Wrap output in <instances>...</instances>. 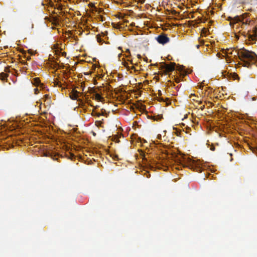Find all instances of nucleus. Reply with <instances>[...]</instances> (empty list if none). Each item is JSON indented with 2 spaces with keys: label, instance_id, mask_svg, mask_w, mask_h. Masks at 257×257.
<instances>
[{
  "label": "nucleus",
  "instance_id": "nucleus-1",
  "mask_svg": "<svg viewBox=\"0 0 257 257\" xmlns=\"http://www.w3.org/2000/svg\"><path fill=\"white\" fill-rule=\"evenodd\" d=\"M155 168L158 169H163L164 171H167L169 169V166L173 169L175 167L176 169L179 170L182 167L188 168L197 172L201 171V167L200 163V162H174L177 164L172 166V162H156Z\"/></svg>",
  "mask_w": 257,
  "mask_h": 257
},
{
  "label": "nucleus",
  "instance_id": "nucleus-2",
  "mask_svg": "<svg viewBox=\"0 0 257 257\" xmlns=\"http://www.w3.org/2000/svg\"><path fill=\"white\" fill-rule=\"evenodd\" d=\"M238 56L240 59L244 61H252L257 57L256 55L253 52L249 51L246 49H241L238 53Z\"/></svg>",
  "mask_w": 257,
  "mask_h": 257
},
{
  "label": "nucleus",
  "instance_id": "nucleus-3",
  "mask_svg": "<svg viewBox=\"0 0 257 257\" xmlns=\"http://www.w3.org/2000/svg\"><path fill=\"white\" fill-rule=\"evenodd\" d=\"M123 65L127 69L129 70H132L134 71H138L140 67L138 65L137 63H134L132 60L130 61L127 60V61H124L123 62Z\"/></svg>",
  "mask_w": 257,
  "mask_h": 257
},
{
  "label": "nucleus",
  "instance_id": "nucleus-4",
  "mask_svg": "<svg viewBox=\"0 0 257 257\" xmlns=\"http://www.w3.org/2000/svg\"><path fill=\"white\" fill-rule=\"evenodd\" d=\"M157 41L162 44H164L169 41V38L165 35H160L157 38Z\"/></svg>",
  "mask_w": 257,
  "mask_h": 257
},
{
  "label": "nucleus",
  "instance_id": "nucleus-5",
  "mask_svg": "<svg viewBox=\"0 0 257 257\" xmlns=\"http://www.w3.org/2000/svg\"><path fill=\"white\" fill-rule=\"evenodd\" d=\"M79 93H80L77 90L73 89L70 94V97L72 99H77L79 96Z\"/></svg>",
  "mask_w": 257,
  "mask_h": 257
},
{
  "label": "nucleus",
  "instance_id": "nucleus-6",
  "mask_svg": "<svg viewBox=\"0 0 257 257\" xmlns=\"http://www.w3.org/2000/svg\"><path fill=\"white\" fill-rule=\"evenodd\" d=\"M175 64L171 63L170 64L166 65L165 69L167 72H172L175 69Z\"/></svg>",
  "mask_w": 257,
  "mask_h": 257
},
{
  "label": "nucleus",
  "instance_id": "nucleus-7",
  "mask_svg": "<svg viewBox=\"0 0 257 257\" xmlns=\"http://www.w3.org/2000/svg\"><path fill=\"white\" fill-rule=\"evenodd\" d=\"M32 83L37 86H40V88H42V84L40 83V81L39 78H35L33 79Z\"/></svg>",
  "mask_w": 257,
  "mask_h": 257
},
{
  "label": "nucleus",
  "instance_id": "nucleus-8",
  "mask_svg": "<svg viewBox=\"0 0 257 257\" xmlns=\"http://www.w3.org/2000/svg\"><path fill=\"white\" fill-rule=\"evenodd\" d=\"M139 154L141 156V158L142 160H147L148 159V155L146 154L145 153H144L142 151H139Z\"/></svg>",
  "mask_w": 257,
  "mask_h": 257
},
{
  "label": "nucleus",
  "instance_id": "nucleus-9",
  "mask_svg": "<svg viewBox=\"0 0 257 257\" xmlns=\"http://www.w3.org/2000/svg\"><path fill=\"white\" fill-rule=\"evenodd\" d=\"M94 99L95 100H98V101H102V99H103V98L101 96V95H100L99 94L97 93V94H95L94 96Z\"/></svg>",
  "mask_w": 257,
  "mask_h": 257
},
{
  "label": "nucleus",
  "instance_id": "nucleus-10",
  "mask_svg": "<svg viewBox=\"0 0 257 257\" xmlns=\"http://www.w3.org/2000/svg\"><path fill=\"white\" fill-rule=\"evenodd\" d=\"M190 97L192 98L193 100L198 101V100L197 99V98L198 97L197 96H196L195 94H191Z\"/></svg>",
  "mask_w": 257,
  "mask_h": 257
},
{
  "label": "nucleus",
  "instance_id": "nucleus-11",
  "mask_svg": "<svg viewBox=\"0 0 257 257\" xmlns=\"http://www.w3.org/2000/svg\"><path fill=\"white\" fill-rule=\"evenodd\" d=\"M142 162L143 163V164H145V165H149V166H150V167H151V168H154V166H151V165H150V164H147L146 163H147V162H144V161H142Z\"/></svg>",
  "mask_w": 257,
  "mask_h": 257
},
{
  "label": "nucleus",
  "instance_id": "nucleus-12",
  "mask_svg": "<svg viewBox=\"0 0 257 257\" xmlns=\"http://www.w3.org/2000/svg\"><path fill=\"white\" fill-rule=\"evenodd\" d=\"M39 88H35L34 89V93L35 94H37L39 91Z\"/></svg>",
  "mask_w": 257,
  "mask_h": 257
},
{
  "label": "nucleus",
  "instance_id": "nucleus-13",
  "mask_svg": "<svg viewBox=\"0 0 257 257\" xmlns=\"http://www.w3.org/2000/svg\"><path fill=\"white\" fill-rule=\"evenodd\" d=\"M121 55V54L119 53L118 54V56L120 57V55Z\"/></svg>",
  "mask_w": 257,
  "mask_h": 257
}]
</instances>
